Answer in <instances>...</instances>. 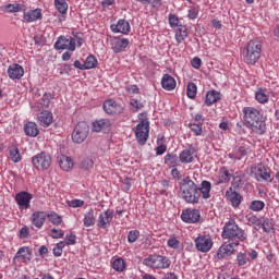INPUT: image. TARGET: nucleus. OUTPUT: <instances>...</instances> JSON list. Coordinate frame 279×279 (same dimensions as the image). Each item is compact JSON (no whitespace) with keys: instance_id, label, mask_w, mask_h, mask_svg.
Instances as JSON below:
<instances>
[{"instance_id":"nucleus-1","label":"nucleus","mask_w":279,"mask_h":279,"mask_svg":"<svg viewBox=\"0 0 279 279\" xmlns=\"http://www.w3.org/2000/svg\"><path fill=\"white\" fill-rule=\"evenodd\" d=\"M181 197L186 204H199L202 195L199 194V186L195 184L191 177L182 179L179 184Z\"/></svg>"},{"instance_id":"nucleus-2","label":"nucleus","mask_w":279,"mask_h":279,"mask_svg":"<svg viewBox=\"0 0 279 279\" xmlns=\"http://www.w3.org/2000/svg\"><path fill=\"white\" fill-rule=\"evenodd\" d=\"M242 112L244 114V121L250 125L252 132H255V134H265V118H263L258 109L245 107Z\"/></svg>"},{"instance_id":"nucleus-3","label":"nucleus","mask_w":279,"mask_h":279,"mask_svg":"<svg viewBox=\"0 0 279 279\" xmlns=\"http://www.w3.org/2000/svg\"><path fill=\"white\" fill-rule=\"evenodd\" d=\"M260 53H263V41L260 39H252L244 48L243 60L245 64H255L260 60Z\"/></svg>"},{"instance_id":"nucleus-4","label":"nucleus","mask_w":279,"mask_h":279,"mask_svg":"<svg viewBox=\"0 0 279 279\" xmlns=\"http://www.w3.org/2000/svg\"><path fill=\"white\" fill-rule=\"evenodd\" d=\"M222 239L245 241V239H247V234H245V231H243L234 220H229L223 227Z\"/></svg>"},{"instance_id":"nucleus-5","label":"nucleus","mask_w":279,"mask_h":279,"mask_svg":"<svg viewBox=\"0 0 279 279\" xmlns=\"http://www.w3.org/2000/svg\"><path fill=\"white\" fill-rule=\"evenodd\" d=\"M143 265L151 269H169L171 260L162 255H149L143 260Z\"/></svg>"},{"instance_id":"nucleus-6","label":"nucleus","mask_w":279,"mask_h":279,"mask_svg":"<svg viewBox=\"0 0 279 279\" xmlns=\"http://www.w3.org/2000/svg\"><path fill=\"white\" fill-rule=\"evenodd\" d=\"M90 126H88L86 122H78L72 132L73 143H76V145H82V143L88 138Z\"/></svg>"},{"instance_id":"nucleus-7","label":"nucleus","mask_w":279,"mask_h":279,"mask_svg":"<svg viewBox=\"0 0 279 279\" xmlns=\"http://www.w3.org/2000/svg\"><path fill=\"white\" fill-rule=\"evenodd\" d=\"M133 130L138 145H145L149 138V121L147 119L142 120Z\"/></svg>"},{"instance_id":"nucleus-8","label":"nucleus","mask_w":279,"mask_h":279,"mask_svg":"<svg viewBox=\"0 0 279 279\" xmlns=\"http://www.w3.org/2000/svg\"><path fill=\"white\" fill-rule=\"evenodd\" d=\"M32 163L38 171H47L51 167V155L39 153L32 158Z\"/></svg>"},{"instance_id":"nucleus-9","label":"nucleus","mask_w":279,"mask_h":279,"mask_svg":"<svg viewBox=\"0 0 279 279\" xmlns=\"http://www.w3.org/2000/svg\"><path fill=\"white\" fill-rule=\"evenodd\" d=\"M248 175L257 180V182H263V180L265 182H269V180H271V174L267 172V168L263 163H258L255 167H251Z\"/></svg>"},{"instance_id":"nucleus-10","label":"nucleus","mask_w":279,"mask_h":279,"mask_svg":"<svg viewBox=\"0 0 279 279\" xmlns=\"http://www.w3.org/2000/svg\"><path fill=\"white\" fill-rule=\"evenodd\" d=\"M234 247H239V241L235 240L234 242H225L216 253V257L219 260L226 258V256H232L234 254Z\"/></svg>"},{"instance_id":"nucleus-11","label":"nucleus","mask_w":279,"mask_h":279,"mask_svg":"<svg viewBox=\"0 0 279 279\" xmlns=\"http://www.w3.org/2000/svg\"><path fill=\"white\" fill-rule=\"evenodd\" d=\"M54 48H57V50L59 51L64 49H68L69 51H75V39L74 38L66 39V37L61 36L56 41Z\"/></svg>"},{"instance_id":"nucleus-12","label":"nucleus","mask_w":279,"mask_h":279,"mask_svg":"<svg viewBox=\"0 0 279 279\" xmlns=\"http://www.w3.org/2000/svg\"><path fill=\"white\" fill-rule=\"evenodd\" d=\"M15 202L20 210H27L29 203L32 202V194L28 192H20L15 195Z\"/></svg>"},{"instance_id":"nucleus-13","label":"nucleus","mask_w":279,"mask_h":279,"mask_svg":"<svg viewBox=\"0 0 279 279\" xmlns=\"http://www.w3.org/2000/svg\"><path fill=\"white\" fill-rule=\"evenodd\" d=\"M199 217V209H185L181 214V219L185 223H197Z\"/></svg>"},{"instance_id":"nucleus-14","label":"nucleus","mask_w":279,"mask_h":279,"mask_svg":"<svg viewBox=\"0 0 279 279\" xmlns=\"http://www.w3.org/2000/svg\"><path fill=\"white\" fill-rule=\"evenodd\" d=\"M195 245L198 252H210L213 240L206 235H201L195 240Z\"/></svg>"},{"instance_id":"nucleus-15","label":"nucleus","mask_w":279,"mask_h":279,"mask_svg":"<svg viewBox=\"0 0 279 279\" xmlns=\"http://www.w3.org/2000/svg\"><path fill=\"white\" fill-rule=\"evenodd\" d=\"M104 110L107 114H121L123 112V106L117 104V101L109 99L104 102Z\"/></svg>"},{"instance_id":"nucleus-16","label":"nucleus","mask_w":279,"mask_h":279,"mask_svg":"<svg viewBox=\"0 0 279 279\" xmlns=\"http://www.w3.org/2000/svg\"><path fill=\"white\" fill-rule=\"evenodd\" d=\"M128 45H130V40L125 38L121 39L119 37H114L111 40V49L113 53H121V51H125V49L128 48Z\"/></svg>"},{"instance_id":"nucleus-17","label":"nucleus","mask_w":279,"mask_h":279,"mask_svg":"<svg viewBox=\"0 0 279 279\" xmlns=\"http://www.w3.org/2000/svg\"><path fill=\"white\" fill-rule=\"evenodd\" d=\"M111 32L114 34H128L130 32V22L125 20H119L117 24L110 26Z\"/></svg>"},{"instance_id":"nucleus-18","label":"nucleus","mask_w":279,"mask_h":279,"mask_svg":"<svg viewBox=\"0 0 279 279\" xmlns=\"http://www.w3.org/2000/svg\"><path fill=\"white\" fill-rule=\"evenodd\" d=\"M8 75L10 80H21L25 75V70L20 64H12L8 68Z\"/></svg>"},{"instance_id":"nucleus-19","label":"nucleus","mask_w":279,"mask_h":279,"mask_svg":"<svg viewBox=\"0 0 279 279\" xmlns=\"http://www.w3.org/2000/svg\"><path fill=\"white\" fill-rule=\"evenodd\" d=\"M31 219H32L33 226H35V228H38V230H40V228L45 226V220L47 219V213L35 211L32 214Z\"/></svg>"},{"instance_id":"nucleus-20","label":"nucleus","mask_w":279,"mask_h":279,"mask_svg":"<svg viewBox=\"0 0 279 279\" xmlns=\"http://www.w3.org/2000/svg\"><path fill=\"white\" fill-rule=\"evenodd\" d=\"M114 215L110 210H106L101 213L98 217V228H108L110 226V221H112Z\"/></svg>"},{"instance_id":"nucleus-21","label":"nucleus","mask_w":279,"mask_h":279,"mask_svg":"<svg viewBox=\"0 0 279 279\" xmlns=\"http://www.w3.org/2000/svg\"><path fill=\"white\" fill-rule=\"evenodd\" d=\"M37 119L43 128H49L53 123V113L49 111H41Z\"/></svg>"},{"instance_id":"nucleus-22","label":"nucleus","mask_w":279,"mask_h":279,"mask_svg":"<svg viewBox=\"0 0 279 279\" xmlns=\"http://www.w3.org/2000/svg\"><path fill=\"white\" fill-rule=\"evenodd\" d=\"M161 86L165 90H174L175 86H178V83L173 76L165 74L161 78Z\"/></svg>"},{"instance_id":"nucleus-23","label":"nucleus","mask_w":279,"mask_h":279,"mask_svg":"<svg viewBox=\"0 0 279 279\" xmlns=\"http://www.w3.org/2000/svg\"><path fill=\"white\" fill-rule=\"evenodd\" d=\"M110 125H112L110 120L100 119L93 123V131L94 132H106V130H110Z\"/></svg>"},{"instance_id":"nucleus-24","label":"nucleus","mask_w":279,"mask_h":279,"mask_svg":"<svg viewBox=\"0 0 279 279\" xmlns=\"http://www.w3.org/2000/svg\"><path fill=\"white\" fill-rule=\"evenodd\" d=\"M15 258H19L22 263H29V260H32V250L27 246L21 247L17 251Z\"/></svg>"},{"instance_id":"nucleus-25","label":"nucleus","mask_w":279,"mask_h":279,"mask_svg":"<svg viewBox=\"0 0 279 279\" xmlns=\"http://www.w3.org/2000/svg\"><path fill=\"white\" fill-rule=\"evenodd\" d=\"M58 163L63 171H71L73 169V159L71 157L61 155L58 157Z\"/></svg>"},{"instance_id":"nucleus-26","label":"nucleus","mask_w":279,"mask_h":279,"mask_svg":"<svg viewBox=\"0 0 279 279\" xmlns=\"http://www.w3.org/2000/svg\"><path fill=\"white\" fill-rule=\"evenodd\" d=\"M24 19L27 23H34V21L43 19V11H40V9L27 11L26 13H24Z\"/></svg>"},{"instance_id":"nucleus-27","label":"nucleus","mask_w":279,"mask_h":279,"mask_svg":"<svg viewBox=\"0 0 279 279\" xmlns=\"http://www.w3.org/2000/svg\"><path fill=\"white\" fill-rule=\"evenodd\" d=\"M213 185L209 181H202L201 187L198 186V193L202 195L203 199H210V190Z\"/></svg>"},{"instance_id":"nucleus-28","label":"nucleus","mask_w":279,"mask_h":279,"mask_svg":"<svg viewBox=\"0 0 279 279\" xmlns=\"http://www.w3.org/2000/svg\"><path fill=\"white\" fill-rule=\"evenodd\" d=\"M221 99V93L217 90H210L206 94L205 104L206 106H213V104H217Z\"/></svg>"},{"instance_id":"nucleus-29","label":"nucleus","mask_w":279,"mask_h":279,"mask_svg":"<svg viewBox=\"0 0 279 279\" xmlns=\"http://www.w3.org/2000/svg\"><path fill=\"white\" fill-rule=\"evenodd\" d=\"M24 132L26 136L36 137L38 136V125L35 122H28L24 125Z\"/></svg>"},{"instance_id":"nucleus-30","label":"nucleus","mask_w":279,"mask_h":279,"mask_svg":"<svg viewBox=\"0 0 279 279\" xmlns=\"http://www.w3.org/2000/svg\"><path fill=\"white\" fill-rule=\"evenodd\" d=\"M189 36V28L185 25H180L175 28V40L177 43H183V40Z\"/></svg>"},{"instance_id":"nucleus-31","label":"nucleus","mask_w":279,"mask_h":279,"mask_svg":"<svg viewBox=\"0 0 279 279\" xmlns=\"http://www.w3.org/2000/svg\"><path fill=\"white\" fill-rule=\"evenodd\" d=\"M226 195L230 199L234 208H238V206H241V199H242L241 194H239L238 192L227 191Z\"/></svg>"},{"instance_id":"nucleus-32","label":"nucleus","mask_w":279,"mask_h":279,"mask_svg":"<svg viewBox=\"0 0 279 279\" xmlns=\"http://www.w3.org/2000/svg\"><path fill=\"white\" fill-rule=\"evenodd\" d=\"M83 223L85 228H90V226H95V214L93 209H89L88 213L85 214Z\"/></svg>"},{"instance_id":"nucleus-33","label":"nucleus","mask_w":279,"mask_h":279,"mask_svg":"<svg viewBox=\"0 0 279 279\" xmlns=\"http://www.w3.org/2000/svg\"><path fill=\"white\" fill-rule=\"evenodd\" d=\"M9 156L12 162H21V153L16 146H12L9 148Z\"/></svg>"},{"instance_id":"nucleus-34","label":"nucleus","mask_w":279,"mask_h":279,"mask_svg":"<svg viewBox=\"0 0 279 279\" xmlns=\"http://www.w3.org/2000/svg\"><path fill=\"white\" fill-rule=\"evenodd\" d=\"M54 5L60 14H66L69 10V4L66 0H54Z\"/></svg>"},{"instance_id":"nucleus-35","label":"nucleus","mask_w":279,"mask_h":279,"mask_svg":"<svg viewBox=\"0 0 279 279\" xmlns=\"http://www.w3.org/2000/svg\"><path fill=\"white\" fill-rule=\"evenodd\" d=\"M180 160L185 165L193 162V151L185 149L180 154Z\"/></svg>"},{"instance_id":"nucleus-36","label":"nucleus","mask_w":279,"mask_h":279,"mask_svg":"<svg viewBox=\"0 0 279 279\" xmlns=\"http://www.w3.org/2000/svg\"><path fill=\"white\" fill-rule=\"evenodd\" d=\"M255 99H256V101H258V104H267V101H269V96H267V94H265V89L259 88L255 93Z\"/></svg>"},{"instance_id":"nucleus-37","label":"nucleus","mask_w":279,"mask_h":279,"mask_svg":"<svg viewBox=\"0 0 279 279\" xmlns=\"http://www.w3.org/2000/svg\"><path fill=\"white\" fill-rule=\"evenodd\" d=\"M230 158H234V160H241V158H243V156H247V150L245 149V147H239L234 153H231Z\"/></svg>"},{"instance_id":"nucleus-38","label":"nucleus","mask_w":279,"mask_h":279,"mask_svg":"<svg viewBox=\"0 0 279 279\" xmlns=\"http://www.w3.org/2000/svg\"><path fill=\"white\" fill-rule=\"evenodd\" d=\"M232 178V174L230 172L222 168L220 170V175H219V184H226V182H230V179Z\"/></svg>"},{"instance_id":"nucleus-39","label":"nucleus","mask_w":279,"mask_h":279,"mask_svg":"<svg viewBox=\"0 0 279 279\" xmlns=\"http://www.w3.org/2000/svg\"><path fill=\"white\" fill-rule=\"evenodd\" d=\"M46 217H48V220L50 223H53V226H60V223H62V217L56 213L46 214Z\"/></svg>"},{"instance_id":"nucleus-40","label":"nucleus","mask_w":279,"mask_h":279,"mask_svg":"<svg viewBox=\"0 0 279 279\" xmlns=\"http://www.w3.org/2000/svg\"><path fill=\"white\" fill-rule=\"evenodd\" d=\"M186 95L190 99H195L197 95V85L195 83H190L186 87Z\"/></svg>"},{"instance_id":"nucleus-41","label":"nucleus","mask_w":279,"mask_h":279,"mask_svg":"<svg viewBox=\"0 0 279 279\" xmlns=\"http://www.w3.org/2000/svg\"><path fill=\"white\" fill-rule=\"evenodd\" d=\"M112 267L116 271H123L125 269V260L123 258H117L113 260Z\"/></svg>"},{"instance_id":"nucleus-42","label":"nucleus","mask_w":279,"mask_h":279,"mask_svg":"<svg viewBox=\"0 0 279 279\" xmlns=\"http://www.w3.org/2000/svg\"><path fill=\"white\" fill-rule=\"evenodd\" d=\"M84 64L85 70L95 69L97 66V59L94 56H88Z\"/></svg>"},{"instance_id":"nucleus-43","label":"nucleus","mask_w":279,"mask_h":279,"mask_svg":"<svg viewBox=\"0 0 279 279\" xmlns=\"http://www.w3.org/2000/svg\"><path fill=\"white\" fill-rule=\"evenodd\" d=\"M251 210L258 213L265 208V203L263 201H253L250 206Z\"/></svg>"},{"instance_id":"nucleus-44","label":"nucleus","mask_w":279,"mask_h":279,"mask_svg":"<svg viewBox=\"0 0 279 279\" xmlns=\"http://www.w3.org/2000/svg\"><path fill=\"white\" fill-rule=\"evenodd\" d=\"M202 123H192L190 124V130L196 134V136H202Z\"/></svg>"},{"instance_id":"nucleus-45","label":"nucleus","mask_w":279,"mask_h":279,"mask_svg":"<svg viewBox=\"0 0 279 279\" xmlns=\"http://www.w3.org/2000/svg\"><path fill=\"white\" fill-rule=\"evenodd\" d=\"M262 228L265 232H271V230H274V222H271V220L269 219H265L263 222H262Z\"/></svg>"},{"instance_id":"nucleus-46","label":"nucleus","mask_w":279,"mask_h":279,"mask_svg":"<svg viewBox=\"0 0 279 279\" xmlns=\"http://www.w3.org/2000/svg\"><path fill=\"white\" fill-rule=\"evenodd\" d=\"M169 23L170 27H173V29H178L180 27V20L173 14L169 15Z\"/></svg>"},{"instance_id":"nucleus-47","label":"nucleus","mask_w":279,"mask_h":279,"mask_svg":"<svg viewBox=\"0 0 279 279\" xmlns=\"http://www.w3.org/2000/svg\"><path fill=\"white\" fill-rule=\"evenodd\" d=\"M81 169L88 171V169H93V159L86 158L81 161Z\"/></svg>"},{"instance_id":"nucleus-48","label":"nucleus","mask_w":279,"mask_h":279,"mask_svg":"<svg viewBox=\"0 0 279 279\" xmlns=\"http://www.w3.org/2000/svg\"><path fill=\"white\" fill-rule=\"evenodd\" d=\"M239 267H243V265H247V256L244 253H239L236 256Z\"/></svg>"},{"instance_id":"nucleus-49","label":"nucleus","mask_w":279,"mask_h":279,"mask_svg":"<svg viewBox=\"0 0 279 279\" xmlns=\"http://www.w3.org/2000/svg\"><path fill=\"white\" fill-rule=\"evenodd\" d=\"M5 12H21V4H8L4 7Z\"/></svg>"},{"instance_id":"nucleus-50","label":"nucleus","mask_w":279,"mask_h":279,"mask_svg":"<svg viewBox=\"0 0 279 279\" xmlns=\"http://www.w3.org/2000/svg\"><path fill=\"white\" fill-rule=\"evenodd\" d=\"M77 236L73 233L65 235V245H75Z\"/></svg>"},{"instance_id":"nucleus-51","label":"nucleus","mask_w":279,"mask_h":279,"mask_svg":"<svg viewBox=\"0 0 279 279\" xmlns=\"http://www.w3.org/2000/svg\"><path fill=\"white\" fill-rule=\"evenodd\" d=\"M50 102H51V94H45L41 98V107L49 108Z\"/></svg>"},{"instance_id":"nucleus-52","label":"nucleus","mask_w":279,"mask_h":279,"mask_svg":"<svg viewBox=\"0 0 279 279\" xmlns=\"http://www.w3.org/2000/svg\"><path fill=\"white\" fill-rule=\"evenodd\" d=\"M50 235L52 239H62L64 236V231L61 229H52Z\"/></svg>"},{"instance_id":"nucleus-53","label":"nucleus","mask_w":279,"mask_h":279,"mask_svg":"<svg viewBox=\"0 0 279 279\" xmlns=\"http://www.w3.org/2000/svg\"><path fill=\"white\" fill-rule=\"evenodd\" d=\"M165 160L168 165H175L178 162V155L168 154Z\"/></svg>"},{"instance_id":"nucleus-54","label":"nucleus","mask_w":279,"mask_h":279,"mask_svg":"<svg viewBox=\"0 0 279 279\" xmlns=\"http://www.w3.org/2000/svg\"><path fill=\"white\" fill-rule=\"evenodd\" d=\"M168 246L172 247V250H178L180 247V241L175 238H170L168 240Z\"/></svg>"},{"instance_id":"nucleus-55","label":"nucleus","mask_w":279,"mask_h":279,"mask_svg":"<svg viewBox=\"0 0 279 279\" xmlns=\"http://www.w3.org/2000/svg\"><path fill=\"white\" fill-rule=\"evenodd\" d=\"M129 243H136L138 240V231H130L128 235Z\"/></svg>"},{"instance_id":"nucleus-56","label":"nucleus","mask_w":279,"mask_h":279,"mask_svg":"<svg viewBox=\"0 0 279 279\" xmlns=\"http://www.w3.org/2000/svg\"><path fill=\"white\" fill-rule=\"evenodd\" d=\"M69 206L71 208H82V206H84V201H82V199H72L69 203Z\"/></svg>"},{"instance_id":"nucleus-57","label":"nucleus","mask_w":279,"mask_h":279,"mask_svg":"<svg viewBox=\"0 0 279 279\" xmlns=\"http://www.w3.org/2000/svg\"><path fill=\"white\" fill-rule=\"evenodd\" d=\"M243 184V179L240 175L233 177L232 186L233 189H239Z\"/></svg>"},{"instance_id":"nucleus-58","label":"nucleus","mask_w":279,"mask_h":279,"mask_svg":"<svg viewBox=\"0 0 279 279\" xmlns=\"http://www.w3.org/2000/svg\"><path fill=\"white\" fill-rule=\"evenodd\" d=\"M141 3H149L153 8H160V0H138Z\"/></svg>"},{"instance_id":"nucleus-59","label":"nucleus","mask_w":279,"mask_h":279,"mask_svg":"<svg viewBox=\"0 0 279 279\" xmlns=\"http://www.w3.org/2000/svg\"><path fill=\"white\" fill-rule=\"evenodd\" d=\"M191 64L193 69H199V66H202V59L195 57L194 59H192Z\"/></svg>"},{"instance_id":"nucleus-60","label":"nucleus","mask_w":279,"mask_h":279,"mask_svg":"<svg viewBox=\"0 0 279 279\" xmlns=\"http://www.w3.org/2000/svg\"><path fill=\"white\" fill-rule=\"evenodd\" d=\"M126 90H128L129 95H137L138 86L131 85V86L126 87Z\"/></svg>"},{"instance_id":"nucleus-61","label":"nucleus","mask_w":279,"mask_h":279,"mask_svg":"<svg viewBox=\"0 0 279 279\" xmlns=\"http://www.w3.org/2000/svg\"><path fill=\"white\" fill-rule=\"evenodd\" d=\"M131 106L135 108V110H141V108H143V105L141 104V101L136 99H131Z\"/></svg>"},{"instance_id":"nucleus-62","label":"nucleus","mask_w":279,"mask_h":279,"mask_svg":"<svg viewBox=\"0 0 279 279\" xmlns=\"http://www.w3.org/2000/svg\"><path fill=\"white\" fill-rule=\"evenodd\" d=\"M130 186H132V182L129 178H125L123 180V189L124 191H130Z\"/></svg>"},{"instance_id":"nucleus-63","label":"nucleus","mask_w":279,"mask_h":279,"mask_svg":"<svg viewBox=\"0 0 279 279\" xmlns=\"http://www.w3.org/2000/svg\"><path fill=\"white\" fill-rule=\"evenodd\" d=\"M187 16H189V19H192V20L197 19V11H196V9H190Z\"/></svg>"},{"instance_id":"nucleus-64","label":"nucleus","mask_w":279,"mask_h":279,"mask_svg":"<svg viewBox=\"0 0 279 279\" xmlns=\"http://www.w3.org/2000/svg\"><path fill=\"white\" fill-rule=\"evenodd\" d=\"M163 279H178V276L173 272H168L163 276Z\"/></svg>"}]
</instances>
